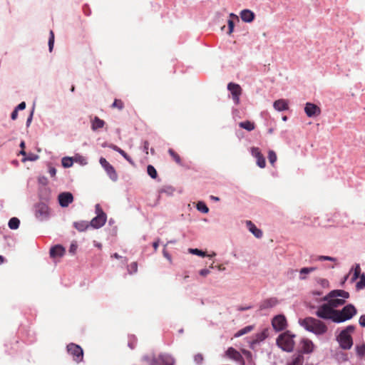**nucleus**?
Masks as SVG:
<instances>
[{"mask_svg":"<svg viewBox=\"0 0 365 365\" xmlns=\"http://www.w3.org/2000/svg\"><path fill=\"white\" fill-rule=\"evenodd\" d=\"M299 324L307 331L316 335H322L327 331V325L319 319L312 317L299 319Z\"/></svg>","mask_w":365,"mask_h":365,"instance_id":"nucleus-1","label":"nucleus"},{"mask_svg":"<svg viewBox=\"0 0 365 365\" xmlns=\"http://www.w3.org/2000/svg\"><path fill=\"white\" fill-rule=\"evenodd\" d=\"M349 297V293L344 289H333L322 298V301L327 302L332 309H335L344 305Z\"/></svg>","mask_w":365,"mask_h":365,"instance_id":"nucleus-2","label":"nucleus"},{"mask_svg":"<svg viewBox=\"0 0 365 365\" xmlns=\"http://www.w3.org/2000/svg\"><path fill=\"white\" fill-rule=\"evenodd\" d=\"M141 361L148 365H175V360L172 355L160 353L158 355L146 354L143 356Z\"/></svg>","mask_w":365,"mask_h":365,"instance_id":"nucleus-3","label":"nucleus"},{"mask_svg":"<svg viewBox=\"0 0 365 365\" xmlns=\"http://www.w3.org/2000/svg\"><path fill=\"white\" fill-rule=\"evenodd\" d=\"M357 313L356 308L352 304H348L341 309H335L332 322L336 324L343 323L346 321L351 319Z\"/></svg>","mask_w":365,"mask_h":365,"instance_id":"nucleus-4","label":"nucleus"},{"mask_svg":"<svg viewBox=\"0 0 365 365\" xmlns=\"http://www.w3.org/2000/svg\"><path fill=\"white\" fill-rule=\"evenodd\" d=\"M294 337L295 334L287 330L278 336L276 340L277 345L284 351L292 352L294 347Z\"/></svg>","mask_w":365,"mask_h":365,"instance_id":"nucleus-5","label":"nucleus"},{"mask_svg":"<svg viewBox=\"0 0 365 365\" xmlns=\"http://www.w3.org/2000/svg\"><path fill=\"white\" fill-rule=\"evenodd\" d=\"M95 212L96 216L94 217L91 222H89L90 226L94 229H99L102 227L106 222L107 220V215L103 210L100 204H96L95 205Z\"/></svg>","mask_w":365,"mask_h":365,"instance_id":"nucleus-6","label":"nucleus"},{"mask_svg":"<svg viewBox=\"0 0 365 365\" xmlns=\"http://www.w3.org/2000/svg\"><path fill=\"white\" fill-rule=\"evenodd\" d=\"M34 215L39 221L48 220L50 213L49 207L45 202H40L34 205Z\"/></svg>","mask_w":365,"mask_h":365,"instance_id":"nucleus-7","label":"nucleus"},{"mask_svg":"<svg viewBox=\"0 0 365 365\" xmlns=\"http://www.w3.org/2000/svg\"><path fill=\"white\" fill-rule=\"evenodd\" d=\"M334 311V309H332L327 302V303H324L318 307L315 314L320 319L326 320L329 319L332 322Z\"/></svg>","mask_w":365,"mask_h":365,"instance_id":"nucleus-8","label":"nucleus"},{"mask_svg":"<svg viewBox=\"0 0 365 365\" xmlns=\"http://www.w3.org/2000/svg\"><path fill=\"white\" fill-rule=\"evenodd\" d=\"M66 349L68 353L73 356V361L76 363H79L83 361V350L81 346L74 343H70L67 345Z\"/></svg>","mask_w":365,"mask_h":365,"instance_id":"nucleus-9","label":"nucleus"},{"mask_svg":"<svg viewBox=\"0 0 365 365\" xmlns=\"http://www.w3.org/2000/svg\"><path fill=\"white\" fill-rule=\"evenodd\" d=\"M336 341L340 347L344 350H349L353 345V339L351 334H346L344 331H341L336 336Z\"/></svg>","mask_w":365,"mask_h":365,"instance_id":"nucleus-10","label":"nucleus"},{"mask_svg":"<svg viewBox=\"0 0 365 365\" xmlns=\"http://www.w3.org/2000/svg\"><path fill=\"white\" fill-rule=\"evenodd\" d=\"M99 163L103 167V168L106 172L107 175H108L109 178L113 181L115 182L118 180V174L114 168V167L110 165L106 158L101 157L99 159Z\"/></svg>","mask_w":365,"mask_h":365,"instance_id":"nucleus-11","label":"nucleus"},{"mask_svg":"<svg viewBox=\"0 0 365 365\" xmlns=\"http://www.w3.org/2000/svg\"><path fill=\"white\" fill-rule=\"evenodd\" d=\"M225 356L229 359L235 361L239 365H245V360L243 354L233 347H229L225 351Z\"/></svg>","mask_w":365,"mask_h":365,"instance_id":"nucleus-12","label":"nucleus"},{"mask_svg":"<svg viewBox=\"0 0 365 365\" xmlns=\"http://www.w3.org/2000/svg\"><path fill=\"white\" fill-rule=\"evenodd\" d=\"M272 326L275 331H283L287 326V322L284 314H277L272 319Z\"/></svg>","mask_w":365,"mask_h":365,"instance_id":"nucleus-13","label":"nucleus"},{"mask_svg":"<svg viewBox=\"0 0 365 365\" xmlns=\"http://www.w3.org/2000/svg\"><path fill=\"white\" fill-rule=\"evenodd\" d=\"M314 349V344L312 340L302 338L300 341V348L297 351V354H309L313 352Z\"/></svg>","mask_w":365,"mask_h":365,"instance_id":"nucleus-14","label":"nucleus"},{"mask_svg":"<svg viewBox=\"0 0 365 365\" xmlns=\"http://www.w3.org/2000/svg\"><path fill=\"white\" fill-rule=\"evenodd\" d=\"M227 90L230 91L232 99L235 105L240 103V96L242 93V88L237 83L230 82L227 84Z\"/></svg>","mask_w":365,"mask_h":365,"instance_id":"nucleus-15","label":"nucleus"},{"mask_svg":"<svg viewBox=\"0 0 365 365\" xmlns=\"http://www.w3.org/2000/svg\"><path fill=\"white\" fill-rule=\"evenodd\" d=\"M74 197L71 192H62L58 195V202L61 207H67L73 202Z\"/></svg>","mask_w":365,"mask_h":365,"instance_id":"nucleus-16","label":"nucleus"},{"mask_svg":"<svg viewBox=\"0 0 365 365\" xmlns=\"http://www.w3.org/2000/svg\"><path fill=\"white\" fill-rule=\"evenodd\" d=\"M304 112L309 118H314L321 113V109L316 104L307 102L304 106Z\"/></svg>","mask_w":365,"mask_h":365,"instance_id":"nucleus-17","label":"nucleus"},{"mask_svg":"<svg viewBox=\"0 0 365 365\" xmlns=\"http://www.w3.org/2000/svg\"><path fill=\"white\" fill-rule=\"evenodd\" d=\"M279 304V300L277 297H269L262 300L259 304V310H269Z\"/></svg>","mask_w":365,"mask_h":365,"instance_id":"nucleus-18","label":"nucleus"},{"mask_svg":"<svg viewBox=\"0 0 365 365\" xmlns=\"http://www.w3.org/2000/svg\"><path fill=\"white\" fill-rule=\"evenodd\" d=\"M268 336L267 330L264 329L263 331L257 333L254 338L249 341V346L250 349H254L257 344L263 341Z\"/></svg>","mask_w":365,"mask_h":365,"instance_id":"nucleus-19","label":"nucleus"},{"mask_svg":"<svg viewBox=\"0 0 365 365\" xmlns=\"http://www.w3.org/2000/svg\"><path fill=\"white\" fill-rule=\"evenodd\" d=\"M65 248L61 245H56L50 249L49 254L51 257L55 258L62 257L65 253Z\"/></svg>","mask_w":365,"mask_h":365,"instance_id":"nucleus-20","label":"nucleus"},{"mask_svg":"<svg viewBox=\"0 0 365 365\" xmlns=\"http://www.w3.org/2000/svg\"><path fill=\"white\" fill-rule=\"evenodd\" d=\"M255 17V13L250 9H245L242 10L240 12V18L244 22L251 23L254 21Z\"/></svg>","mask_w":365,"mask_h":365,"instance_id":"nucleus-21","label":"nucleus"},{"mask_svg":"<svg viewBox=\"0 0 365 365\" xmlns=\"http://www.w3.org/2000/svg\"><path fill=\"white\" fill-rule=\"evenodd\" d=\"M236 21H240L239 17L236 14L231 13L230 19L227 20V34L230 35L234 31Z\"/></svg>","mask_w":365,"mask_h":365,"instance_id":"nucleus-22","label":"nucleus"},{"mask_svg":"<svg viewBox=\"0 0 365 365\" xmlns=\"http://www.w3.org/2000/svg\"><path fill=\"white\" fill-rule=\"evenodd\" d=\"M247 227L249 231L256 237L261 238L263 235L262 231L259 229L252 222L247 221Z\"/></svg>","mask_w":365,"mask_h":365,"instance_id":"nucleus-23","label":"nucleus"},{"mask_svg":"<svg viewBox=\"0 0 365 365\" xmlns=\"http://www.w3.org/2000/svg\"><path fill=\"white\" fill-rule=\"evenodd\" d=\"M274 108L279 112L284 111L289 109L288 103L284 99H279L273 103Z\"/></svg>","mask_w":365,"mask_h":365,"instance_id":"nucleus-24","label":"nucleus"},{"mask_svg":"<svg viewBox=\"0 0 365 365\" xmlns=\"http://www.w3.org/2000/svg\"><path fill=\"white\" fill-rule=\"evenodd\" d=\"M242 354L245 356V365H256L252 353L247 349H242Z\"/></svg>","mask_w":365,"mask_h":365,"instance_id":"nucleus-25","label":"nucleus"},{"mask_svg":"<svg viewBox=\"0 0 365 365\" xmlns=\"http://www.w3.org/2000/svg\"><path fill=\"white\" fill-rule=\"evenodd\" d=\"M106 123L103 120L101 119L98 116H95L91 120V129L93 131L97 130L99 128H102L105 125Z\"/></svg>","mask_w":365,"mask_h":365,"instance_id":"nucleus-26","label":"nucleus"},{"mask_svg":"<svg viewBox=\"0 0 365 365\" xmlns=\"http://www.w3.org/2000/svg\"><path fill=\"white\" fill-rule=\"evenodd\" d=\"M73 226L79 232L86 231L89 227L90 224L85 220L74 222Z\"/></svg>","mask_w":365,"mask_h":365,"instance_id":"nucleus-27","label":"nucleus"},{"mask_svg":"<svg viewBox=\"0 0 365 365\" xmlns=\"http://www.w3.org/2000/svg\"><path fill=\"white\" fill-rule=\"evenodd\" d=\"M304 363V356L302 354H294L293 355L292 360L287 362V365H303Z\"/></svg>","mask_w":365,"mask_h":365,"instance_id":"nucleus-28","label":"nucleus"},{"mask_svg":"<svg viewBox=\"0 0 365 365\" xmlns=\"http://www.w3.org/2000/svg\"><path fill=\"white\" fill-rule=\"evenodd\" d=\"M353 271V274L351 279V282H355L361 275V267L359 264H356L354 269H351L350 272Z\"/></svg>","mask_w":365,"mask_h":365,"instance_id":"nucleus-29","label":"nucleus"},{"mask_svg":"<svg viewBox=\"0 0 365 365\" xmlns=\"http://www.w3.org/2000/svg\"><path fill=\"white\" fill-rule=\"evenodd\" d=\"M254 329V326L253 325H248V326H246L245 327H243L242 329L238 330L235 334H234V337L235 338H237V337H240L247 333H249L250 331H251L252 329Z\"/></svg>","mask_w":365,"mask_h":365,"instance_id":"nucleus-30","label":"nucleus"},{"mask_svg":"<svg viewBox=\"0 0 365 365\" xmlns=\"http://www.w3.org/2000/svg\"><path fill=\"white\" fill-rule=\"evenodd\" d=\"M239 126L247 131H252L255 129V123L250 120H245L239 123Z\"/></svg>","mask_w":365,"mask_h":365,"instance_id":"nucleus-31","label":"nucleus"},{"mask_svg":"<svg viewBox=\"0 0 365 365\" xmlns=\"http://www.w3.org/2000/svg\"><path fill=\"white\" fill-rule=\"evenodd\" d=\"M20 220L18 217H13L10 218L8 222V226L11 230H16L19 227Z\"/></svg>","mask_w":365,"mask_h":365,"instance_id":"nucleus-32","label":"nucleus"},{"mask_svg":"<svg viewBox=\"0 0 365 365\" xmlns=\"http://www.w3.org/2000/svg\"><path fill=\"white\" fill-rule=\"evenodd\" d=\"M61 165L65 168H69L73 165V157L66 156L61 159Z\"/></svg>","mask_w":365,"mask_h":365,"instance_id":"nucleus-33","label":"nucleus"},{"mask_svg":"<svg viewBox=\"0 0 365 365\" xmlns=\"http://www.w3.org/2000/svg\"><path fill=\"white\" fill-rule=\"evenodd\" d=\"M196 209L204 214H207L209 212V208L204 201H198L196 205Z\"/></svg>","mask_w":365,"mask_h":365,"instance_id":"nucleus-34","label":"nucleus"},{"mask_svg":"<svg viewBox=\"0 0 365 365\" xmlns=\"http://www.w3.org/2000/svg\"><path fill=\"white\" fill-rule=\"evenodd\" d=\"M73 163H78L81 165H86L88 163L86 158L80 154H76L73 157Z\"/></svg>","mask_w":365,"mask_h":365,"instance_id":"nucleus-35","label":"nucleus"},{"mask_svg":"<svg viewBox=\"0 0 365 365\" xmlns=\"http://www.w3.org/2000/svg\"><path fill=\"white\" fill-rule=\"evenodd\" d=\"M355 349H356V355L359 358L361 359L365 356V344L364 343H363L362 344H360V345H356Z\"/></svg>","mask_w":365,"mask_h":365,"instance_id":"nucleus-36","label":"nucleus"},{"mask_svg":"<svg viewBox=\"0 0 365 365\" xmlns=\"http://www.w3.org/2000/svg\"><path fill=\"white\" fill-rule=\"evenodd\" d=\"M147 173L148 175L152 178V179H156L158 177V173L155 167L152 165H148L147 166Z\"/></svg>","mask_w":365,"mask_h":365,"instance_id":"nucleus-37","label":"nucleus"},{"mask_svg":"<svg viewBox=\"0 0 365 365\" xmlns=\"http://www.w3.org/2000/svg\"><path fill=\"white\" fill-rule=\"evenodd\" d=\"M365 288V273L363 272L359 277V281L356 284V289L361 290Z\"/></svg>","mask_w":365,"mask_h":365,"instance_id":"nucleus-38","label":"nucleus"},{"mask_svg":"<svg viewBox=\"0 0 365 365\" xmlns=\"http://www.w3.org/2000/svg\"><path fill=\"white\" fill-rule=\"evenodd\" d=\"M188 252L192 255H195L202 257H205V256H207L205 252L197 248H189Z\"/></svg>","mask_w":365,"mask_h":365,"instance_id":"nucleus-39","label":"nucleus"},{"mask_svg":"<svg viewBox=\"0 0 365 365\" xmlns=\"http://www.w3.org/2000/svg\"><path fill=\"white\" fill-rule=\"evenodd\" d=\"M111 108L122 110L124 108V103L120 99L115 98L111 105Z\"/></svg>","mask_w":365,"mask_h":365,"instance_id":"nucleus-40","label":"nucleus"},{"mask_svg":"<svg viewBox=\"0 0 365 365\" xmlns=\"http://www.w3.org/2000/svg\"><path fill=\"white\" fill-rule=\"evenodd\" d=\"M168 153L173 158V160L178 163V165H181V158L180 155L176 153L173 149L169 148L168 149Z\"/></svg>","mask_w":365,"mask_h":365,"instance_id":"nucleus-41","label":"nucleus"},{"mask_svg":"<svg viewBox=\"0 0 365 365\" xmlns=\"http://www.w3.org/2000/svg\"><path fill=\"white\" fill-rule=\"evenodd\" d=\"M39 158V156L35 153H27L26 157L23 158L22 161H36Z\"/></svg>","mask_w":365,"mask_h":365,"instance_id":"nucleus-42","label":"nucleus"},{"mask_svg":"<svg viewBox=\"0 0 365 365\" xmlns=\"http://www.w3.org/2000/svg\"><path fill=\"white\" fill-rule=\"evenodd\" d=\"M137 343V338L134 335H129L128 336V346L133 349L135 347Z\"/></svg>","mask_w":365,"mask_h":365,"instance_id":"nucleus-43","label":"nucleus"},{"mask_svg":"<svg viewBox=\"0 0 365 365\" xmlns=\"http://www.w3.org/2000/svg\"><path fill=\"white\" fill-rule=\"evenodd\" d=\"M174 188L172 186H165L159 190V193H165L168 195H172L174 192Z\"/></svg>","mask_w":365,"mask_h":365,"instance_id":"nucleus-44","label":"nucleus"},{"mask_svg":"<svg viewBox=\"0 0 365 365\" xmlns=\"http://www.w3.org/2000/svg\"><path fill=\"white\" fill-rule=\"evenodd\" d=\"M314 260L317 261H330L335 262L336 261V258L329 256H325V255H319L317 257V258Z\"/></svg>","mask_w":365,"mask_h":365,"instance_id":"nucleus-45","label":"nucleus"},{"mask_svg":"<svg viewBox=\"0 0 365 365\" xmlns=\"http://www.w3.org/2000/svg\"><path fill=\"white\" fill-rule=\"evenodd\" d=\"M257 161L256 163L257 166H259L260 168H264L266 165V160L265 158L262 155L259 156V158H256Z\"/></svg>","mask_w":365,"mask_h":365,"instance_id":"nucleus-46","label":"nucleus"},{"mask_svg":"<svg viewBox=\"0 0 365 365\" xmlns=\"http://www.w3.org/2000/svg\"><path fill=\"white\" fill-rule=\"evenodd\" d=\"M119 154L125 159L126 160L130 165H135V163L133 160V159L123 150H121L119 153Z\"/></svg>","mask_w":365,"mask_h":365,"instance_id":"nucleus-47","label":"nucleus"},{"mask_svg":"<svg viewBox=\"0 0 365 365\" xmlns=\"http://www.w3.org/2000/svg\"><path fill=\"white\" fill-rule=\"evenodd\" d=\"M268 159L272 165H273L277 161V155L274 150L269 151Z\"/></svg>","mask_w":365,"mask_h":365,"instance_id":"nucleus-48","label":"nucleus"},{"mask_svg":"<svg viewBox=\"0 0 365 365\" xmlns=\"http://www.w3.org/2000/svg\"><path fill=\"white\" fill-rule=\"evenodd\" d=\"M299 279L301 280H304L306 279V274H309V271H308V269H307V267H302L299 270Z\"/></svg>","mask_w":365,"mask_h":365,"instance_id":"nucleus-49","label":"nucleus"},{"mask_svg":"<svg viewBox=\"0 0 365 365\" xmlns=\"http://www.w3.org/2000/svg\"><path fill=\"white\" fill-rule=\"evenodd\" d=\"M34 109H35V106L34 105L33 107H32V109L30 112V114L28 116L27 119H26V126L27 128H29L32 122V120H33V116H34Z\"/></svg>","mask_w":365,"mask_h":365,"instance_id":"nucleus-50","label":"nucleus"},{"mask_svg":"<svg viewBox=\"0 0 365 365\" xmlns=\"http://www.w3.org/2000/svg\"><path fill=\"white\" fill-rule=\"evenodd\" d=\"M194 362L197 364V365H200L202 364V361H203V356L202 354H197L194 356Z\"/></svg>","mask_w":365,"mask_h":365,"instance_id":"nucleus-51","label":"nucleus"},{"mask_svg":"<svg viewBox=\"0 0 365 365\" xmlns=\"http://www.w3.org/2000/svg\"><path fill=\"white\" fill-rule=\"evenodd\" d=\"M251 154L253 157H255V158H259V156H261L262 155V154L261 153V151L259 150V148H257V147H252L251 148Z\"/></svg>","mask_w":365,"mask_h":365,"instance_id":"nucleus-52","label":"nucleus"},{"mask_svg":"<svg viewBox=\"0 0 365 365\" xmlns=\"http://www.w3.org/2000/svg\"><path fill=\"white\" fill-rule=\"evenodd\" d=\"M128 270V272L130 274H133V273L137 272V271H138V263L136 262H132L130 264Z\"/></svg>","mask_w":365,"mask_h":365,"instance_id":"nucleus-53","label":"nucleus"},{"mask_svg":"<svg viewBox=\"0 0 365 365\" xmlns=\"http://www.w3.org/2000/svg\"><path fill=\"white\" fill-rule=\"evenodd\" d=\"M54 42H55V36H54V33L52 30L50 31L49 32V38H48V46H54Z\"/></svg>","mask_w":365,"mask_h":365,"instance_id":"nucleus-54","label":"nucleus"},{"mask_svg":"<svg viewBox=\"0 0 365 365\" xmlns=\"http://www.w3.org/2000/svg\"><path fill=\"white\" fill-rule=\"evenodd\" d=\"M354 330H355V326L351 324V325H348L347 327H346L341 331H344L346 334H350V333L353 332Z\"/></svg>","mask_w":365,"mask_h":365,"instance_id":"nucleus-55","label":"nucleus"},{"mask_svg":"<svg viewBox=\"0 0 365 365\" xmlns=\"http://www.w3.org/2000/svg\"><path fill=\"white\" fill-rule=\"evenodd\" d=\"M318 283L323 287V288H326V287H328L329 285V282L327 279H319L318 280Z\"/></svg>","mask_w":365,"mask_h":365,"instance_id":"nucleus-56","label":"nucleus"},{"mask_svg":"<svg viewBox=\"0 0 365 365\" xmlns=\"http://www.w3.org/2000/svg\"><path fill=\"white\" fill-rule=\"evenodd\" d=\"M83 13L85 14V15H86L88 16H90L91 14V10L88 4H84L83 6Z\"/></svg>","mask_w":365,"mask_h":365,"instance_id":"nucleus-57","label":"nucleus"},{"mask_svg":"<svg viewBox=\"0 0 365 365\" xmlns=\"http://www.w3.org/2000/svg\"><path fill=\"white\" fill-rule=\"evenodd\" d=\"M26 102H21L16 107H15L16 110H23L26 108Z\"/></svg>","mask_w":365,"mask_h":365,"instance_id":"nucleus-58","label":"nucleus"},{"mask_svg":"<svg viewBox=\"0 0 365 365\" xmlns=\"http://www.w3.org/2000/svg\"><path fill=\"white\" fill-rule=\"evenodd\" d=\"M149 143L147 140H144L143 143V150L146 154L148 153Z\"/></svg>","mask_w":365,"mask_h":365,"instance_id":"nucleus-59","label":"nucleus"},{"mask_svg":"<svg viewBox=\"0 0 365 365\" xmlns=\"http://www.w3.org/2000/svg\"><path fill=\"white\" fill-rule=\"evenodd\" d=\"M252 307V306H251V305L245 306V307H244V306H239L237 308V310L240 311V312H243V311H246V310L250 309Z\"/></svg>","mask_w":365,"mask_h":365,"instance_id":"nucleus-60","label":"nucleus"},{"mask_svg":"<svg viewBox=\"0 0 365 365\" xmlns=\"http://www.w3.org/2000/svg\"><path fill=\"white\" fill-rule=\"evenodd\" d=\"M18 112L19 111L16 110L15 108L13 110V111L11 113V119L12 120H15L18 118Z\"/></svg>","mask_w":365,"mask_h":365,"instance_id":"nucleus-61","label":"nucleus"},{"mask_svg":"<svg viewBox=\"0 0 365 365\" xmlns=\"http://www.w3.org/2000/svg\"><path fill=\"white\" fill-rule=\"evenodd\" d=\"M48 173L51 177H54L56 174V169L54 167H49Z\"/></svg>","mask_w":365,"mask_h":365,"instance_id":"nucleus-62","label":"nucleus"},{"mask_svg":"<svg viewBox=\"0 0 365 365\" xmlns=\"http://www.w3.org/2000/svg\"><path fill=\"white\" fill-rule=\"evenodd\" d=\"M76 250H77V245L76 244L72 243L69 247V252L74 254L76 252Z\"/></svg>","mask_w":365,"mask_h":365,"instance_id":"nucleus-63","label":"nucleus"},{"mask_svg":"<svg viewBox=\"0 0 365 365\" xmlns=\"http://www.w3.org/2000/svg\"><path fill=\"white\" fill-rule=\"evenodd\" d=\"M359 323L361 327H365V315H361L359 318Z\"/></svg>","mask_w":365,"mask_h":365,"instance_id":"nucleus-64","label":"nucleus"}]
</instances>
